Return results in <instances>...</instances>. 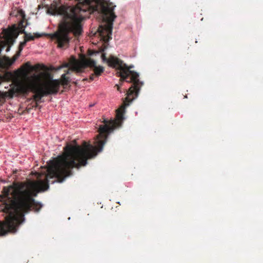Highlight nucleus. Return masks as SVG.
<instances>
[{
    "instance_id": "obj_12",
    "label": "nucleus",
    "mask_w": 263,
    "mask_h": 263,
    "mask_svg": "<svg viewBox=\"0 0 263 263\" xmlns=\"http://www.w3.org/2000/svg\"><path fill=\"white\" fill-rule=\"evenodd\" d=\"M95 76H96V75L95 74V73L91 74L89 77L90 81H93L94 80V78Z\"/></svg>"
},
{
    "instance_id": "obj_14",
    "label": "nucleus",
    "mask_w": 263,
    "mask_h": 263,
    "mask_svg": "<svg viewBox=\"0 0 263 263\" xmlns=\"http://www.w3.org/2000/svg\"><path fill=\"white\" fill-rule=\"evenodd\" d=\"M27 66L29 67V68H31V66L30 65L29 63H27L25 64Z\"/></svg>"
},
{
    "instance_id": "obj_16",
    "label": "nucleus",
    "mask_w": 263,
    "mask_h": 263,
    "mask_svg": "<svg viewBox=\"0 0 263 263\" xmlns=\"http://www.w3.org/2000/svg\"><path fill=\"white\" fill-rule=\"evenodd\" d=\"M69 70H70V69H68V70H67L66 71V73H65L66 74H69Z\"/></svg>"
},
{
    "instance_id": "obj_7",
    "label": "nucleus",
    "mask_w": 263,
    "mask_h": 263,
    "mask_svg": "<svg viewBox=\"0 0 263 263\" xmlns=\"http://www.w3.org/2000/svg\"><path fill=\"white\" fill-rule=\"evenodd\" d=\"M104 11L105 15L108 16H106L107 24L103 28V30L106 35L103 37L104 40L108 41L111 39V35L112 34L113 22L117 16L114 12V8L112 7L108 6L104 9Z\"/></svg>"
},
{
    "instance_id": "obj_15",
    "label": "nucleus",
    "mask_w": 263,
    "mask_h": 263,
    "mask_svg": "<svg viewBox=\"0 0 263 263\" xmlns=\"http://www.w3.org/2000/svg\"><path fill=\"white\" fill-rule=\"evenodd\" d=\"M116 86L117 87L118 90H120V86L118 85H116Z\"/></svg>"
},
{
    "instance_id": "obj_5",
    "label": "nucleus",
    "mask_w": 263,
    "mask_h": 263,
    "mask_svg": "<svg viewBox=\"0 0 263 263\" xmlns=\"http://www.w3.org/2000/svg\"><path fill=\"white\" fill-rule=\"evenodd\" d=\"M87 67L93 69L96 77L100 76L104 70L103 67L97 66L96 61L91 58H88L83 62L75 60L72 63V69L76 73H81L84 71V69Z\"/></svg>"
},
{
    "instance_id": "obj_1",
    "label": "nucleus",
    "mask_w": 263,
    "mask_h": 263,
    "mask_svg": "<svg viewBox=\"0 0 263 263\" xmlns=\"http://www.w3.org/2000/svg\"><path fill=\"white\" fill-rule=\"evenodd\" d=\"M107 47H101L99 51H91L90 55L101 54V59L103 62L107 63L112 68L119 70L118 72L121 81L132 83L127 92L123 104L116 111V119L115 120H107L104 119V125H100L94 142V146L84 141L83 146L76 143L74 140L73 142L74 145L67 144L64 148V153L59 156L55 160L51 162L49 170H71L73 168H80L87 164V160L97 156L98 153L101 152L105 144L106 143L108 135L118 126L121 125L124 119V114L125 108L128 106L135 98H136L143 85V83L139 79V74L130 69L133 66H127L123 61L114 55H110L108 58L106 56L104 51Z\"/></svg>"
},
{
    "instance_id": "obj_17",
    "label": "nucleus",
    "mask_w": 263,
    "mask_h": 263,
    "mask_svg": "<svg viewBox=\"0 0 263 263\" xmlns=\"http://www.w3.org/2000/svg\"><path fill=\"white\" fill-rule=\"evenodd\" d=\"M9 50H10V47H8L7 48V49H6V51H7V52H8V51H9Z\"/></svg>"
},
{
    "instance_id": "obj_2",
    "label": "nucleus",
    "mask_w": 263,
    "mask_h": 263,
    "mask_svg": "<svg viewBox=\"0 0 263 263\" xmlns=\"http://www.w3.org/2000/svg\"><path fill=\"white\" fill-rule=\"evenodd\" d=\"M47 171L44 180L41 179V174H38L37 181L14 182L4 187L0 195V201L4 204L0 209L8 215L5 221H0V236L16 232L17 227L25 219V214L32 210L38 212L41 209L42 205L34 198L40 191L47 190L49 182L54 183V176L49 174V167Z\"/></svg>"
},
{
    "instance_id": "obj_18",
    "label": "nucleus",
    "mask_w": 263,
    "mask_h": 263,
    "mask_svg": "<svg viewBox=\"0 0 263 263\" xmlns=\"http://www.w3.org/2000/svg\"><path fill=\"white\" fill-rule=\"evenodd\" d=\"M87 78L84 79L83 80V81H87Z\"/></svg>"
},
{
    "instance_id": "obj_6",
    "label": "nucleus",
    "mask_w": 263,
    "mask_h": 263,
    "mask_svg": "<svg viewBox=\"0 0 263 263\" xmlns=\"http://www.w3.org/2000/svg\"><path fill=\"white\" fill-rule=\"evenodd\" d=\"M69 82L70 78L66 77V74H63L60 80L52 79L49 76V79L43 83L45 91H51L49 95H55L58 92L61 85L65 87Z\"/></svg>"
},
{
    "instance_id": "obj_9",
    "label": "nucleus",
    "mask_w": 263,
    "mask_h": 263,
    "mask_svg": "<svg viewBox=\"0 0 263 263\" xmlns=\"http://www.w3.org/2000/svg\"><path fill=\"white\" fill-rule=\"evenodd\" d=\"M41 36V34L38 33H34V35H32L31 33H25L24 39L26 40V42H29L30 41H33L35 37L38 38Z\"/></svg>"
},
{
    "instance_id": "obj_13",
    "label": "nucleus",
    "mask_w": 263,
    "mask_h": 263,
    "mask_svg": "<svg viewBox=\"0 0 263 263\" xmlns=\"http://www.w3.org/2000/svg\"><path fill=\"white\" fill-rule=\"evenodd\" d=\"M19 12H20V13L22 14V16H23V17H25V14H24V13L23 11L22 10H20L19 11Z\"/></svg>"
},
{
    "instance_id": "obj_19",
    "label": "nucleus",
    "mask_w": 263,
    "mask_h": 263,
    "mask_svg": "<svg viewBox=\"0 0 263 263\" xmlns=\"http://www.w3.org/2000/svg\"><path fill=\"white\" fill-rule=\"evenodd\" d=\"M101 33V34L102 35H102L103 32H101V33Z\"/></svg>"
},
{
    "instance_id": "obj_10",
    "label": "nucleus",
    "mask_w": 263,
    "mask_h": 263,
    "mask_svg": "<svg viewBox=\"0 0 263 263\" xmlns=\"http://www.w3.org/2000/svg\"><path fill=\"white\" fill-rule=\"evenodd\" d=\"M75 60H77L74 57H73L72 60H71L70 62L64 64L61 67H60L59 68V69H61L63 67H70V69L71 70L74 71L72 69V63H73V61H74Z\"/></svg>"
},
{
    "instance_id": "obj_8",
    "label": "nucleus",
    "mask_w": 263,
    "mask_h": 263,
    "mask_svg": "<svg viewBox=\"0 0 263 263\" xmlns=\"http://www.w3.org/2000/svg\"><path fill=\"white\" fill-rule=\"evenodd\" d=\"M21 52H19L18 51L16 52L15 54L13 57L12 59H10L9 58L4 57V58L5 60L8 63V64L9 65H12L17 59V58L20 56Z\"/></svg>"
},
{
    "instance_id": "obj_3",
    "label": "nucleus",
    "mask_w": 263,
    "mask_h": 263,
    "mask_svg": "<svg viewBox=\"0 0 263 263\" xmlns=\"http://www.w3.org/2000/svg\"><path fill=\"white\" fill-rule=\"evenodd\" d=\"M78 2L70 10L71 21L63 22L60 25L57 32L52 34L51 38L55 41L57 47L67 48L69 47L71 37L70 33L75 37L81 35L83 32L81 22L87 15L97 11L101 0H74Z\"/></svg>"
},
{
    "instance_id": "obj_4",
    "label": "nucleus",
    "mask_w": 263,
    "mask_h": 263,
    "mask_svg": "<svg viewBox=\"0 0 263 263\" xmlns=\"http://www.w3.org/2000/svg\"><path fill=\"white\" fill-rule=\"evenodd\" d=\"M36 80H30L26 83L20 84L16 88V91L22 94H27L31 91L35 94L33 98L36 102L40 101L45 96L49 95L51 91H45L44 83L41 84L39 76H35Z\"/></svg>"
},
{
    "instance_id": "obj_11",
    "label": "nucleus",
    "mask_w": 263,
    "mask_h": 263,
    "mask_svg": "<svg viewBox=\"0 0 263 263\" xmlns=\"http://www.w3.org/2000/svg\"><path fill=\"white\" fill-rule=\"evenodd\" d=\"M27 42H26V40L24 39V41L23 42L20 43L18 49V51L19 52L21 53L23 49V48L26 46Z\"/></svg>"
}]
</instances>
